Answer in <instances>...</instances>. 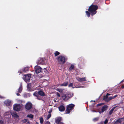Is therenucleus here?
Wrapping results in <instances>:
<instances>
[{
  "mask_svg": "<svg viewBox=\"0 0 124 124\" xmlns=\"http://www.w3.org/2000/svg\"><path fill=\"white\" fill-rule=\"evenodd\" d=\"M45 62L46 60L44 58H41L39 59V64L44 65L45 64Z\"/></svg>",
  "mask_w": 124,
  "mask_h": 124,
  "instance_id": "nucleus-10",
  "label": "nucleus"
},
{
  "mask_svg": "<svg viewBox=\"0 0 124 124\" xmlns=\"http://www.w3.org/2000/svg\"><path fill=\"white\" fill-rule=\"evenodd\" d=\"M60 53L58 51H55L54 53V54L55 56H57Z\"/></svg>",
  "mask_w": 124,
  "mask_h": 124,
  "instance_id": "nucleus-33",
  "label": "nucleus"
},
{
  "mask_svg": "<svg viewBox=\"0 0 124 124\" xmlns=\"http://www.w3.org/2000/svg\"><path fill=\"white\" fill-rule=\"evenodd\" d=\"M32 104L30 102H28L26 104L25 108L27 110H30L32 108Z\"/></svg>",
  "mask_w": 124,
  "mask_h": 124,
  "instance_id": "nucleus-6",
  "label": "nucleus"
},
{
  "mask_svg": "<svg viewBox=\"0 0 124 124\" xmlns=\"http://www.w3.org/2000/svg\"><path fill=\"white\" fill-rule=\"evenodd\" d=\"M108 122V120L107 119H106L104 122V123L105 124H107Z\"/></svg>",
  "mask_w": 124,
  "mask_h": 124,
  "instance_id": "nucleus-35",
  "label": "nucleus"
},
{
  "mask_svg": "<svg viewBox=\"0 0 124 124\" xmlns=\"http://www.w3.org/2000/svg\"><path fill=\"white\" fill-rule=\"evenodd\" d=\"M110 95V94H109V93H107V94L106 95V96H108V95Z\"/></svg>",
  "mask_w": 124,
  "mask_h": 124,
  "instance_id": "nucleus-43",
  "label": "nucleus"
},
{
  "mask_svg": "<svg viewBox=\"0 0 124 124\" xmlns=\"http://www.w3.org/2000/svg\"><path fill=\"white\" fill-rule=\"evenodd\" d=\"M108 101H110L111 100V97H108Z\"/></svg>",
  "mask_w": 124,
  "mask_h": 124,
  "instance_id": "nucleus-44",
  "label": "nucleus"
},
{
  "mask_svg": "<svg viewBox=\"0 0 124 124\" xmlns=\"http://www.w3.org/2000/svg\"><path fill=\"white\" fill-rule=\"evenodd\" d=\"M59 109L60 111H63L65 110V108L64 106L62 105L59 107Z\"/></svg>",
  "mask_w": 124,
  "mask_h": 124,
  "instance_id": "nucleus-19",
  "label": "nucleus"
},
{
  "mask_svg": "<svg viewBox=\"0 0 124 124\" xmlns=\"http://www.w3.org/2000/svg\"><path fill=\"white\" fill-rule=\"evenodd\" d=\"M123 82V80H122V81H121V82H120L121 83H122V82Z\"/></svg>",
  "mask_w": 124,
  "mask_h": 124,
  "instance_id": "nucleus-50",
  "label": "nucleus"
},
{
  "mask_svg": "<svg viewBox=\"0 0 124 124\" xmlns=\"http://www.w3.org/2000/svg\"><path fill=\"white\" fill-rule=\"evenodd\" d=\"M4 104L7 106H10L11 105V102L10 101L8 100H6L4 102Z\"/></svg>",
  "mask_w": 124,
  "mask_h": 124,
  "instance_id": "nucleus-15",
  "label": "nucleus"
},
{
  "mask_svg": "<svg viewBox=\"0 0 124 124\" xmlns=\"http://www.w3.org/2000/svg\"><path fill=\"white\" fill-rule=\"evenodd\" d=\"M0 124H3V122L1 120H0Z\"/></svg>",
  "mask_w": 124,
  "mask_h": 124,
  "instance_id": "nucleus-40",
  "label": "nucleus"
},
{
  "mask_svg": "<svg viewBox=\"0 0 124 124\" xmlns=\"http://www.w3.org/2000/svg\"><path fill=\"white\" fill-rule=\"evenodd\" d=\"M4 98V97L0 95V98L3 99V98Z\"/></svg>",
  "mask_w": 124,
  "mask_h": 124,
  "instance_id": "nucleus-41",
  "label": "nucleus"
},
{
  "mask_svg": "<svg viewBox=\"0 0 124 124\" xmlns=\"http://www.w3.org/2000/svg\"><path fill=\"white\" fill-rule=\"evenodd\" d=\"M23 89L22 85L21 84L19 88L18 92L19 93H20L22 92Z\"/></svg>",
  "mask_w": 124,
  "mask_h": 124,
  "instance_id": "nucleus-22",
  "label": "nucleus"
},
{
  "mask_svg": "<svg viewBox=\"0 0 124 124\" xmlns=\"http://www.w3.org/2000/svg\"><path fill=\"white\" fill-rule=\"evenodd\" d=\"M86 78L84 77L83 78H77V80L79 82H82L86 81Z\"/></svg>",
  "mask_w": 124,
  "mask_h": 124,
  "instance_id": "nucleus-18",
  "label": "nucleus"
},
{
  "mask_svg": "<svg viewBox=\"0 0 124 124\" xmlns=\"http://www.w3.org/2000/svg\"><path fill=\"white\" fill-rule=\"evenodd\" d=\"M25 120L26 122H29V120L27 119H26L25 120Z\"/></svg>",
  "mask_w": 124,
  "mask_h": 124,
  "instance_id": "nucleus-38",
  "label": "nucleus"
},
{
  "mask_svg": "<svg viewBox=\"0 0 124 124\" xmlns=\"http://www.w3.org/2000/svg\"><path fill=\"white\" fill-rule=\"evenodd\" d=\"M39 78H42L46 75L48 73V71L46 70V68H44V69H42L39 66Z\"/></svg>",
  "mask_w": 124,
  "mask_h": 124,
  "instance_id": "nucleus-2",
  "label": "nucleus"
},
{
  "mask_svg": "<svg viewBox=\"0 0 124 124\" xmlns=\"http://www.w3.org/2000/svg\"><path fill=\"white\" fill-rule=\"evenodd\" d=\"M108 97L107 96L104 97L103 98V100L106 102H108L109 101H108Z\"/></svg>",
  "mask_w": 124,
  "mask_h": 124,
  "instance_id": "nucleus-24",
  "label": "nucleus"
},
{
  "mask_svg": "<svg viewBox=\"0 0 124 124\" xmlns=\"http://www.w3.org/2000/svg\"><path fill=\"white\" fill-rule=\"evenodd\" d=\"M61 119V117H59L56 118L55 120V122L57 124H60V123H63L60 122Z\"/></svg>",
  "mask_w": 124,
  "mask_h": 124,
  "instance_id": "nucleus-12",
  "label": "nucleus"
},
{
  "mask_svg": "<svg viewBox=\"0 0 124 124\" xmlns=\"http://www.w3.org/2000/svg\"><path fill=\"white\" fill-rule=\"evenodd\" d=\"M121 87L123 88H124V85H122V86H121Z\"/></svg>",
  "mask_w": 124,
  "mask_h": 124,
  "instance_id": "nucleus-47",
  "label": "nucleus"
},
{
  "mask_svg": "<svg viewBox=\"0 0 124 124\" xmlns=\"http://www.w3.org/2000/svg\"><path fill=\"white\" fill-rule=\"evenodd\" d=\"M92 111H93V112H94L95 111H93V110H92Z\"/></svg>",
  "mask_w": 124,
  "mask_h": 124,
  "instance_id": "nucleus-53",
  "label": "nucleus"
},
{
  "mask_svg": "<svg viewBox=\"0 0 124 124\" xmlns=\"http://www.w3.org/2000/svg\"><path fill=\"white\" fill-rule=\"evenodd\" d=\"M51 114H49L48 115L47 118V119H49V118L51 117Z\"/></svg>",
  "mask_w": 124,
  "mask_h": 124,
  "instance_id": "nucleus-34",
  "label": "nucleus"
},
{
  "mask_svg": "<svg viewBox=\"0 0 124 124\" xmlns=\"http://www.w3.org/2000/svg\"><path fill=\"white\" fill-rule=\"evenodd\" d=\"M116 106L114 107L109 112V115H111L113 112L114 111H116L117 109H116Z\"/></svg>",
  "mask_w": 124,
  "mask_h": 124,
  "instance_id": "nucleus-14",
  "label": "nucleus"
},
{
  "mask_svg": "<svg viewBox=\"0 0 124 124\" xmlns=\"http://www.w3.org/2000/svg\"><path fill=\"white\" fill-rule=\"evenodd\" d=\"M68 84V82H64L63 84H61L60 85V86H66Z\"/></svg>",
  "mask_w": 124,
  "mask_h": 124,
  "instance_id": "nucleus-23",
  "label": "nucleus"
},
{
  "mask_svg": "<svg viewBox=\"0 0 124 124\" xmlns=\"http://www.w3.org/2000/svg\"><path fill=\"white\" fill-rule=\"evenodd\" d=\"M45 95V94L42 91L40 90L39 91V95L44 96Z\"/></svg>",
  "mask_w": 124,
  "mask_h": 124,
  "instance_id": "nucleus-25",
  "label": "nucleus"
},
{
  "mask_svg": "<svg viewBox=\"0 0 124 124\" xmlns=\"http://www.w3.org/2000/svg\"><path fill=\"white\" fill-rule=\"evenodd\" d=\"M74 66L73 65L71 64L70 67L69 68V70L70 71H71L74 69Z\"/></svg>",
  "mask_w": 124,
  "mask_h": 124,
  "instance_id": "nucleus-28",
  "label": "nucleus"
},
{
  "mask_svg": "<svg viewBox=\"0 0 124 124\" xmlns=\"http://www.w3.org/2000/svg\"><path fill=\"white\" fill-rule=\"evenodd\" d=\"M98 8V7L97 5H92L89 7L88 10L91 15L93 16L96 13V10Z\"/></svg>",
  "mask_w": 124,
  "mask_h": 124,
  "instance_id": "nucleus-1",
  "label": "nucleus"
},
{
  "mask_svg": "<svg viewBox=\"0 0 124 124\" xmlns=\"http://www.w3.org/2000/svg\"><path fill=\"white\" fill-rule=\"evenodd\" d=\"M21 108V106L18 104H15L14 105L13 109L17 111H19Z\"/></svg>",
  "mask_w": 124,
  "mask_h": 124,
  "instance_id": "nucleus-7",
  "label": "nucleus"
},
{
  "mask_svg": "<svg viewBox=\"0 0 124 124\" xmlns=\"http://www.w3.org/2000/svg\"><path fill=\"white\" fill-rule=\"evenodd\" d=\"M122 118V120H124V117L123 118Z\"/></svg>",
  "mask_w": 124,
  "mask_h": 124,
  "instance_id": "nucleus-49",
  "label": "nucleus"
},
{
  "mask_svg": "<svg viewBox=\"0 0 124 124\" xmlns=\"http://www.w3.org/2000/svg\"><path fill=\"white\" fill-rule=\"evenodd\" d=\"M110 97H111V99H114L113 96Z\"/></svg>",
  "mask_w": 124,
  "mask_h": 124,
  "instance_id": "nucleus-48",
  "label": "nucleus"
},
{
  "mask_svg": "<svg viewBox=\"0 0 124 124\" xmlns=\"http://www.w3.org/2000/svg\"><path fill=\"white\" fill-rule=\"evenodd\" d=\"M85 12L87 16L88 17H89L90 16V13L88 11H86Z\"/></svg>",
  "mask_w": 124,
  "mask_h": 124,
  "instance_id": "nucleus-30",
  "label": "nucleus"
},
{
  "mask_svg": "<svg viewBox=\"0 0 124 124\" xmlns=\"http://www.w3.org/2000/svg\"><path fill=\"white\" fill-rule=\"evenodd\" d=\"M117 95H116L115 96H113V97L114 98H115L116 97H117Z\"/></svg>",
  "mask_w": 124,
  "mask_h": 124,
  "instance_id": "nucleus-45",
  "label": "nucleus"
},
{
  "mask_svg": "<svg viewBox=\"0 0 124 124\" xmlns=\"http://www.w3.org/2000/svg\"><path fill=\"white\" fill-rule=\"evenodd\" d=\"M56 95L57 96H58L59 97H60V94L58 92L56 93Z\"/></svg>",
  "mask_w": 124,
  "mask_h": 124,
  "instance_id": "nucleus-36",
  "label": "nucleus"
},
{
  "mask_svg": "<svg viewBox=\"0 0 124 124\" xmlns=\"http://www.w3.org/2000/svg\"><path fill=\"white\" fill-rule=\"evenodd\" d=\"M12 115L14 117L18 118L19 117V116L16 113V112H12L11 113Z\"/></svg>",
  "mask_w": 124,
  "mask_h": 124,
  "instance_id": "nucleus-20",
  "label": "nucleus"
},
{
  "mask_svg": "<svg viewBox=\"0 0 124 124\" xmlns=\"http://www.w3.org/2000/svg\"><path fill=\"white\" fill-rule=\"evenodd\" d=\"M57 91L59 92L60 93H62L63 90V89H62L57 88L56 89Z\"/></svg>",
  "mask_w": 124,
  "mask_h": 124,
  "instance_id": "nucleus-26",
  "label": "nucleus"
},
{
  "mask_svg": "<svg viewBox=\"0 0 124 124\" xmlns=\"http://www.w3.org/2000/svg\"><path fill=\"white\" fill-rule=\"evenodd\" d=\"M66 60V59L63 56H61L57 57L58 62L59 64H61L64 63Z\"/></svg>",
  "mask_w": 124,
  "mask_h": 124,
  "instance_id": "nucleus-3",
  "label": "nucleus"
},
{
  "mask_svg": "<svg viewBox=\"0 0 124 124\" xmlns=\"http://www.w3.org/2000/svg\"><path fill=\"white\" fill-rule=\"evenodd\" d=\"M27 117L31 118H33V116L32 114H29L27 115Z\"/></svg>",
  "mask_w": 124,
  "mask_h": 124,
  "instance_id": "nucleus-29",
  "label": "nucleus"
},
{
  "mask_svg": "<svg viewBox=\"0 0 124 124\" xmlns=\"http://www.w3.org/2000/svg\"><path fill=\"white\" fill-rule=\"evenodd\" d=\"M39 120H40V123L41 124H42L44 122L43 118L42 117H40L39 118Z\"/></svg>",
  "mask_w": 124,
  "mask_h": 124,
  "instance_id": "nucleus-27",
  "label": "nucleus"
},
{
  "mask_svg": "<svg viewBox=\"0 0 124 124\" xmlns=\"http://www.w3.org/2000/svg\"><path fill=\"white\" fill-rule=\"evenodd\" d=\"M35 73H34L35 75L38 76L39 73V66L36 65L34 67Z\"/></svg>",
  "mask_w": 124,
  "mask_h": 124,
  "instance_id": "nucleus-9",
  "label": "nucleus"
},
{
  "mask_svg": "<svg viewBox=\"0 0 124 124\" xmlns=\"http://www.w3.org/2000/svg\"><path fill=\"white\" fill-rule=\"evenodd\" d=\"M29 68L28 67H25L22 69L21 71H19L18 72L21 73L22 72H27L29 71Z\"/></svg>",
  "mask_w": 124,
  "mask_h": 124,
  "instance_id": "nucleus-8",
  "label": "nucleus"
},
{
  "mask_svg": "<svg viewBox=\"0 0 124 124\" xmlns=\"http://www.w3.org/2000/svg\"><path fill=\"white\" fill-rule=\"evenodd\" d=\"M99 117H97L96 118H94L93 120L94 121H96L98 120H99Z\"/></svg>",
  "mask_w": 124,
  "mask_h": 124,
  "instance_id": "nucleus-32",
  "label": "nucleus"
},
{
  "mask_svg": "<svg viewBox=\"0 0 124 124\" xmlns=\"http://www.w3.org/2000/svg\"><path fill=\"white\" fill-rule=\"evenodd\" d=\"M33 95L36 97H37V98L39 99V90H37L34 92L33 94Z\"/></svg>",
  "mask_w": 124,
  "mask_h": 124,
  "instance_id": "nucleus-16",
  "label": "nucleus"
},
{
  "mask_svg": "<svg viewBox=\"0 0 124 124\" xmlns=\"http://www.w3.org/2000/svg\"><path fill=\"white\" fill-rule=\"evenodd\" d=\"M108 106L107 105H104L102 107L101 110H102V112H104L108 109Z\"/></svg>",
  "mask_w": 124,
  "mask_h": 124,
  "instance_id": "nucleus-17",
  "label": "nucleus"
},
{
  "mask_svg": "<svg viewBox=\"0 0 124 124\" xmlns=\"http://www.w3.org/2000/svg\"><path fill=\"white\" fill-rule=\"evenodd\" d=\"M60 124H64L63 123H60Z\"/></svg>",
  "mask_w": 124,
  "mask_h": 124,
  "instance_id": "nucleus-51",
  "label": "nucleus"
},
{
  "mask_svg": "<svg viewBox=\"0 0 124 124\" xmlns=\"http://www.w3.org/2000/svg\"><path fill=\"white\" fill-rule=\"evenodd\" d=\"M83 87V86H81L80 87H76V88H79V87Z\"/></svg>",
  "mask_w": 124,
  "mask_h": 124,
  "instance_id": "nucleus-46",
  "label": "nucleus"
},
{
  "mask_svg": "<svg viewBox=\"0 0 124 124\" xmlns=\"http://www.w3.org/2000/svg\"><path fill=\"white\" fill-rule=\"evenodd\" d=\"M31 77V74H26L23 76V79L25 82H27L30 80Z\"/></svg>",
  "mask_w": 124,
  "mask_h": 124,
  "instance_id": "nucleus-5",
  "label": "nucleus"
},
{
  "mask_svg": "<svg viewBox=\"0 0 124 124\" xmlns=\"http://www.w3.org/2000/svg\"><path fill=\"white\" fill-rule=\"evenodd\" d=\"M45 124H50V122L48 121L46 122Z\"/></svg>",
  "mask_w": 124,
  "mask_h": 124,
  "instance_id": "nucleus-39",
  "label": "nucleus"
},
{
  "mask_svg": "<svg viewBox=\"0 0 124 124\" xmlns=\"http://www.w3.org/2000/svg\"><path fill=\"white\" fill-rule=\"evenodd\" d=\"M68 97H68V95L67 94H63L62 96V98L64 101H66L69 99Z\"/></svg>",
  "mask_w": 124,
  "mask_h": 124,
  "instance_id": "nucleus-13",
  "label": "nucleus"
},
{
  "mask_svg": "<svg viewBox=\"0 0 124 124\" xmlns=\"http://www.w3.org/2000/svg\"><path fill=\"white\" fill-rule=\"evenodd\" d=\"M103 112H102V110H101V111H99V113L100 114H101L102 113H103Z\"/></svg>",
  "mask_w": 124,
  "mask_h": 124,
  "instance_id": "nucleus-37",
  "label": "nucleus"
},
{
  "mask_svg": "<svg viewBox=\"0 0 124 124\" xmlns=\"http://www.w3.org/2000/svg\"><path fill=\"white\" fill-rule=\"evenodd\" d=\"M28 88H29V86L28 87Z\"/></svg>",
  "mask_w": 124,
  "mask_h": 124,
  "instance_id": "nucleus-56",
  "label": "nucleus"
},
{
  "mask_svg": "<svg viewBox=\"0 0 124 124\" xmlns=\"http://www.w3.org/2000/svg\"><path fill=\"white\" fill-rule=\"evenodd\" d=\"M94 101V102H95V101Z\"/></svg>",
  "mask_w": 124,
  "mask_h": 124,
  "instance_id": "nucleus-54",
  "label": "nucleus"
},
{
  "mask_svg": "<svg viewBox=\"0 0 124 124\" xmlns=\"http://www.w3.org/2000/svg\"><path fill=\"white\" fill-rule=\"evenodd\" d=\"M73 84L72 83H70L68 85L69 87H72L73 88H74V87H73Z\"/></svg>",
  "mask_w": 124,
  "mask_h": 124,
  "instance_id": "nucleus-31",
  "label": "nucleus"
},
{
  "mask_svg": "<svg viewBox=\"0 0 124 124\" xmlns=\"http://www.w3.org/2000/svg\"><path fill=\"white\" fill-rule=\"evenodd\" d=\"M75 105L72 104H70L68 105L67 107V109L66 111V113H69L70 111L73 109V108L74 107Z\"/></svg>",
  "mask_w": 124,
  "mask_h": 124,
  "instance_id": "nucleus-4",
  "label": "nucleus"
},
{
  "mask_svg": "<svg viewBox=\"0 0 124 124\" xmlns=\"http://www.w3.org/2000/svg\"><path fill=\"white\" fill-rule=\"evenodd\" d=\"M36 124H38V123L37 122H36Z\"/></svg>",
  "mask_w": 124,
  "mask_h": 124,
  "instance_id": "nucleus-52",
  "label": "nucleus"
},
{
  "mask_svg": "<svg viewBox=\"0 0 124 124\" xmlns=\"http://www.w3.org/2000/svg\"><path fill=\"white\" fill-rule=\"evenodd\" d=\"M28 124H31V123H29Z\"/></svg>",
  "mask_w": 124,
  "mask_h": 124,
  "instance_id": "nucleus-55",
  "label": "nucleus"
},
{
  "mask_svg": "<svg viewBox=\"0 0 124 124\" xmlns=\"http://www.w3.org/2000/svg\"><path fill=\"white\" fill-rule=\"evenodd\" d=\"M114 124H117L121 123L123 121L122 118H120L116 119Z\"/></svg>",
  "mask_w": 124,
  "mask_h": 124,
  "instance_id": "nucleus-11",
  "label": "nucleus"
},
{
  "mask_svg": "<svg viewBox=\"0 0 124 124\" xmlns=\"http://www.w3.org/2000/svg\"><path fill=\"white\" fill-rule=\"evenodd\" d=\"M68 97L69 99L71 98L72 97H73V94L72 93L70 92L68 93H67Z\"/></svg>",
  "mask_w": 124,
  "mask_h": 124,
  "instance_id": "nucleus-21",
  "label": "nucleus"
},
{
  "mask_svg": "<svg viewBox=\"0 0 124 124\" xmlns=\"http://www.w3.org/2000/svg\"><path fill=\"white\" fill-rule=\"evenodd\" d=\"M16 95L18 96H19L20 95V94L19 93H17L16 94Z\"/></svg>",
  "mask_w": 124,
  "mask_h": 124,
  "instance_id": "nucleus-42",
  "label": "nucleus"
}]
</instances>
